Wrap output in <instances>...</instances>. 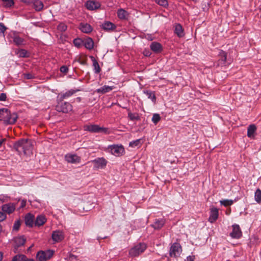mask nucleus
Wrapping results in <instances>:
<instances>
[{
  "label": "nucleus",
  "instance_id": "052dcab7",
  "mask_svg": "<svg viewBox=\"0 0 261 261\" xmlns=\"http://www.w3.org/2000/svg\"><path fill=\"white\" fill-rule=\"evenodd\" d=\"M150 55V53L149 51H147L146 53H144V55L146 57L149 56Z\"/></svg>",
  "mask_w": 261,
  "mask_h": 261
},
{
  "label": "nucleus",
  "instance_id": "c756f323",
  "mask_svg": "<svg viewBox=\"0 0 261 261\" xmlns=\"http://www.w3.org/2000/svg\"><path fill=\"white\" fill-rule=\"evenodd\" d=\"M128 13L126 11L123 9H120L118 10L117 16L120 19H126Z\"/></svg>",
  "mask_w": 261,
  "mask_h": 261
},
{
  "label": "nucleus",
  "instance_id": "423d86ee",
  "mask_svg": "<svg viewBox=\"0 0 261 261\" xmlns=\"http://www.w3.org/2000/svg\"><path fill=\"white\" fill-rule=\"evenodd\" d=\"M182 251L181 245L178 243H174L172 244L170 248L169 255L172 257H177Z\"/></svg>",
  "mask_w": 261,
  "mask_h": 261
},
{
  "label": "nucleus",
  "instance_id": "dca6fc26",
  "mask_svg": "<svg viewBox=\"0 0 261 261\" xmlns=\"http://www.w3.org/2000/svg\"><path fill=\"white\" fill-rule=\"evenodd\" d=\"M2 209L4 213H7L9 214L12 213L15 210V206L13 203H9L3 205Z\"/></svg>",
  "mask_w": 261,
  "mask_h": 261
},
{
  "label": "nucleus",
  "instance_id": "4d7b16f0",
  "mask_svg": "<svg viewBox=\"0 0 261 261\" xmlns=\"http://www.w3.org/2000/svg\"><path fill=\"white\" fill-rule=\"evenodd\" d=\"M22 261H34L33 259H29L25 255H24V258H23Z\"/></svg>",
  "mask_w": 261,
  "mask_h": 261
},
{
  "label": "nucleus",
  "instance_id": "6e6d98bb",
  "mask_svg": "<svg viewBox=\"0 0 261 261\" xmlns=\"http://www.w3.org/2000/svg\"><path fill=\"white\" fill-rule=\"evenodd\" d=\"M79 62L82 65H85L86 64V61L85 60H79Z\"/></svg>",
  "mask_w": 261,
  "mask_h": 261
},
{
  "label": "nucleus",
  "instance_id": "b1692460",
  "mask_svg": "<svg viewBox=\"0 0 261 261\" xmlns=\"http://www.w3.org/2000/svg\"><path fill=\"white\" fill-rule=\"evenodd\" d=\"M113 89L114 86L105 85L103 87L96 89L95 91L97 93L105 94L112 91Z\"/></svg>",
  "mask_w": 261,
  "mask_h": 261
},
{
  "label": "nucleus",
  "instance_id": "0e129e2a",
  "mask_svg": "<svg viewBox=\"0 0 261 261\" xmlns=\"http://www.w3.org/2000/svg\"><path fill=\"white\" fill-rule=\"evenodd\" d=\"M2 231V226L0 225V233Z\"/></svg>",
  "mask_w": 261,
  "mask_h": 261
},
{
  "label": "nucleus",
  "instance_id": "603ef678",
  "mask_svg": "<svg viewBox=\"0 0 261 261\" xmlns=\"http://www.w3.org/2000/svg\"><path fill=\"white\" fill-rule=\"evenodd\" d=\"M21 2L28 5H31L33 4L34 0H20Z\"/></svg>",
  "mask_w": 261,
  "mask_h": 261
},
{
  "label": "nucleus",
  "instance_id": "09e8293b",
  "mask_svg": "<svg viewBox=\"0 0 261 261\" xmlns=\"http://www.w3.org/2000/svg\"><path fill=\"white\" fill-rule=\"evenodd\" d=\"M60 71L64 73H67L68 71V68L66 66H62L60 67Z\"/></svg>",
  "mask_w": 261,
  "mask_h": 261
},
{
  "label": "nucleus",
  "instance_id": "9d476101",
  "mask_svg": "<svg viewBox=\"0 0 261 261\" xmlns=\"http://www.w3.org/2000/svg\"><path fill=\"white\" fill-rule=\"evenodd\" d=\"M80 91L79 90L70 89L65 92H61L59 94L57 98L58 99L64 100L65 99H68L69 97L72 96L76 92Z\"/></svg>",
  "mask_w": 261,
  "mask_h": 261
},
{
  "label": "nucleus",
  "instance_id": "ea45409f",
  "mask_svg": "<svg viewBox=\"0 0 261 261\" xmlns=\"http://www.w3.org/2000/svg\"><path fill=\"white\" fill-rule=\"evenodd\" d=\"M155 2L159 5L166 8L168 6L167 0H155Z\"/></svg>",
  "mask_w": 261,
  "mask_h": 261
},
{
  "label": "nucleus",
  "instance_id": "f8f14e48",
  "mask_svg": "<svg viewBox=\"0 0 261 261\" xmlns=\"http://www.w3.org/2000/svg\"><path fill=\"white\" fill-rule=\"evenodd\" d=\"M86 7L89 10H94L100 8V4L96 1H88L86 3Z\"/></svg>",
  "mask_w": 261,
  "mask_h": 261
},
{
  "label": "nucleus",
  "instance_id": "c85d7f7f",
  "mask_svg": "<svg viewBox=\"0 0 261 261\" xmlns=\"http://www.w3.org/2000/svg\"><path fill=\"white\" fill-rule=\"evenodd\" d=\"M90 58L93 63V66L94 67L95 73H99L101 70V69L99 67V64H98L97 61L92 56H90Z\"/></svg>",
  "mask_w": 261,
  "mask_h": 261
},
{
  "label": "nucleus",
  "instance_id": "37998d69",
  "mask_svg": "<svg viewBox=\"0 0 261 261\" xmlns=\"http://www.w3.org/2000/svg\"><path fill=\"white\" fill-rule=\"evenodd\" d=\"M24 258V255L17 254L13 257L12 261H22Z\"/></svg>",
  "mask_w": 261,
  "mask_h": 261
},
{
  "label": "nucleus",
  "instance_id": "e2e57ef3",
  "mask_svg": "<svg viewBox=\"0 0 261 261\" xmlns=\"http://www.w3.org/2000/svg\"><path fill=\"white\" fill-rule=\"evenodd\" d=\"M3 259V253L0 252V261H2Z\"/></svg>",
  "mask_w": 261,
  "mask_h": 261
},
{
  "label": "nucleus",
  "instance_id": "9b49d317",
  "mask_svg": "<svg viewBox=\"0 0 261 261\" xmlns=\"http://www.w3.org/2000/svg\"><path fill=\"white\" fill-rule=\"evenodd\" d=\"M26 241L25 239L23 236L16 237L13 238V242L14 243V248L17 250V248L20 246H23Z\"/></svg>",
  "mask_w": 261,
  "mask_h": 261
},
{
  "label": "nucleus",
  "instance_id": "680f3d73",
  "mask_svg": "<svg viewBox=\"0 0 261 261\" xmlns=\"http://www.w3.org/2000/svg\"><path fill=\"white\" fill-rule=\"evenodd\" d=\"M76 100L78 101V102H80L82 100L81 99V97H78L76 98Z\"/></svg>",
  "mask_w": 261,
  "mask_h": 261
},
{
  "label": "nucleus",
  "instance_id": "2f4dec72",
  "mask_svg": "<svg viewBox=\"0 0 261 261\" xmlns=\"http://www.w3.org/2000/svg\"><path fill=\"white\" fill-rule=\"evenodd\" d=\"M36 257L38 261H46L48 260L45 256V251L38 252Z\"/></svg>",
  "mask_w": 261,
  "mask_h": 261
},
{
  "label": "nucleus",
  "instance_id": "13d9d810",
  "mask_svg": "<svg viewBox=\"0 0 261 261\" xmlns=\"http://www.w3.org/2000/svg\"><path fill=\"white\" fill-rule=\"evenodd\" d=\"M6 141V139H2L0 140V147L2 146L3 143Z\"/></svg>",
  "mask_w": 261,
  "mask_h": 261
},
{
  "label": "nucleus",
  "instance_id": "a19ab883",
  "mask_svg": "<svg viewBox=\"0 0 261 261\" xmlns=\"http://www.w3.org/2000/svg\"><path fill=\"white\" fill-rule=\"evenodd\" d=\"M57 29L61 32H65L67 29V25L63 22L60 23L57 27Z\"/></svg>",
  "mask_w": 261,
  "mask_h": 261
},
{
  "label": "nucleus",
  "instance_id": "72a5a7b5",
  "mask_svg": "<svg viewBox=\"0 0 261 261\" xmlns=\"http://www.w3.org/2000/svg\"><path fill=\"white\" fill-rule=\"evenodd\" d=\"M73 43L75 46L77 47V48H80L82 45H83L84 40L79 38H77L73 40Z\"/></svg>",
  "mask_w": 261,
  "mask_h": 261
},
{
  "label": "nucleus",
  "instance_id": "7c9ffc66",
  "mask_svg": "<svg viewBox=\"0 0 261 261\" xmlns=\"http://www.w3.org/2000/svg\"><path fill=\"white\" fill-rule=\"evenodd\" d=\"M13 42L17 46L24 44V40L18 35H14L13 37Z\"/></svg>",
  "mask_w": 261,
  "mask_h": 261
},
{
  "label": "nucleus",
  "instance_id": "f704fd0d",
  "mask_svg": "<svg viewBox=\"0 0 261 261\" xmlns=\"http://www.w3.org/2000/svg\"><path fill=\"white\" fill-rule=\"evenodd\" d=\"M141 140L142 139H137L136 140L130 142L129 143V146L132 147L140 146L142 145V143L141 142Z\"/></svg>",
  "mask_w": 261,
  "mask_h": 261
},
{
  "label": "nucleus",
  "instance_id": "5701e85b",
  "mask_svg": "<svg viewBox=\"0 0 261 261\" xmlns=\"http://www.w3.org/2000/svg\"><path fill=\"white\" fill-rule=\"evenodd\" d=\"M46 221L45 217L43 215L38 216L34 222L35 226H40L43 225Z\"/></svg>",
  "mask_w": 261,
  "mask_h": 261
},
{
  "label": "nucleus",
  "instance_id": "393cba45",
  "mask_svg": "<svg viewBox=\"0 0 261 261\" xmlns=\"http://www.w3.org/2000/svg\"><path fill=\"white\" fill-rule=\"evenodd\" d=\"M256 130V127L255 124L249 125L247 128V136L250 138H254Z\"/></svg>",
  "mask_w": 261,
  "mask_h": 261
},
{
  "label": "nucleus",
  "instance_id": "e433bc0d",
  "mask_svg": "<svg viewBox=\"0 0 261 261\" xmlns=\"http://www.w3.org/2000/svg\"><path fill=\"white\" fill-rule=\"evenodd\" d=\"M144 93L148 96V98H150L153 101H155L156 100V97L155 94L152 93L151 91L146 90L144 91Z\"/></svg>",
  "mask_w": 261,
  "mask_h": 261
},
{
  "label": "nucleus",
  "instance_id": "49530a36",
  "mask_svg": "<svg viewBox=\"0 0 261 261\" xmlns=\"http://www.w3.org/2000/svg\"><path fill=\"white\" fill-rule=\"evenodd\" d=\"M7 30V28L3 23H0V35L4 34Z\"/></svg>",
  "mask_w": 261,
  "mask_h": 261
},
{
  "label": "nucleus",
  "instance_id": "cd10ccee",
  "mask_svg": "<svg viewBox=\"0 0 261 261\" xmlns=\"http://www.w3.org/2000/svg\"><path fill=\"white\" fill-rule=\"evenodd\" d=\"M165 220L164 219H156L152 226L155 229L161 228L164 225Z\"/></svg>",
  "mask_w": 261,
  "mask_h": 261
},
{
  "label": "nucleus",
  "instance_id": "4468645a",
  "mask_svg": "<svg viewBox=\"0 0 261 261\" xmlns=\"http://www.w3.org/2000/svg\"><path fill=\"white\" fill-rule=\"evenodd\" d=\"M65 160L70 163H79L81 161V158L76 154H67L65 156Z\"/></svg>",
  "mask_w": 261,
  "mask_h": 261
},
{
  "label": "nucleus",
  "instance_id": "f257e3e1",
  "mask_svg": "<svg viewBox=\"0 0 261 261\" xmlns=\"http://www.w3.org/2000/svg\"><path fill=\"white\" fill-rule=\"evenodd\" d=\"M33 146L32 141L31 140L21 139L14 143L13 148L19 155L21 153V150L25 155H29L32 153Z\"/></svg>",
  "mask_w": 261,
  "mask_h": 261
},
{
  "label": "nucleus",
  "instance_id": "f3484780",
  "mask_svg": "<svg viewBox=\"0 0 261 261\" xmlns=\"http://www.w3.org/2000/svg\"><path fill=\"white\" fill-rule=\"evenodd\" d=\"M101 28L106 31H110L114 30L116 27L110 21H106L101 25Z\"/></svg>",
  "mask_w": 261,
  "mask_h": 261
},
{
  "label": "nucleus",
  "instance_id": "a211bd4d",
  "mask_svg": "<svg viewBox=\"0 0 261 261\" xmlns=\"http://www.w3.org/2000/svg\"><path fill=\"white\" fill-rule=\"evenodd\" d=\"M219 60H218V64L219 65H224L226 62L227 59V53L221 50L219 53Z\"/></svg>",
  "mask_w": 261,
  "mask_h": 261
},
{
  "label": "nucleus",
  "instance_id": "39448f33",
  "mask_svg": "<svg viewBox=\"0 0 261 261\" xmlns=\"http://www.w3.org/2000/svg\"><path fill=\"white\" fill-rule=\"evenodd\" d=\"M85 130L90 132L91 133H103L105 134H108V128L100 127L98 125L91 124L87 125L84 126Z\"/></svg>",
  "mask_w": 261,
  "mask_h": 261
},
{
  "label": "nucleus",
  "instance_id": "a878e982",
  "mask_svg": "<svg viewBox=\"0 0 261 261\" xmlns=\"http://www.w3.org/2000/svg\"><path fill=\"white\" fill-rule=\"evenodd\" d=\"M174 33L179 37H182L184 36V29L180 24L177 23L175 25Z\"/></svg>",
  "mask_w": 261,
  "mask_h": 261
},
{
  "label": "nucleus",
  "instance_id": "3c124183",
  "mask_svg": "<svg viewBox=\"0 0 261 261\" xmlns=\"http://www.w3.org/2000/svg\"><path fill=\"white\" fill-rule=\"evenodd\" d=\"M7 98V95L6 93H1L0 94V101H6Z\"/></svg>",
  "mask_w": 261,
  "mask_h": 261
},
{
  "label": "nucleus",
  "instance_id": "473e14b6",
  "mask_svg": "<svg viewBox=\"0 0 261 261\" xmlns=\"http://www.w3.org/2000/svg\"><path fill=\"white\" fill-rule=\"evenodd\" d=\"M128 117L132 121L140 120V117L138 113H132L131 112L128 113Z\"/></svg>",
  "mask_w": 261,
  "mask_h": 261
},
{
  "label": "nucleus",
  "instance_id": "bf43d9fd",
  "mask_svg": "<svg viewBox=\"0 0 261 261\" xmlns=\"http://www.w3.org/2000/svg\"><path fill=\"white\" fill-rule=\"evenodd\" d=\"M76 258H77V257L74 255H71L70 256V258H71V259H76Z\"/></svg>",
  "mask_w": 261,
  "mask_h": 261
},
{
  "label": "nucleus",
  "instance_id": "de8ad7c7",
  "mask_svg": "<svg viewBox=\"0 0 261 261\" xmlns=\"http://www.w3.org/2000/svg\"><path fill=\"white\" fill-rule=\"evenodd\" d=\"M24 78L27 80H31L34 78V75L30 73L24 74Z\"/></svg>",
  "mask_w": 261,
  "mask_h": 261
},
{
  "label": "nucleus",
  "instance_id": "4be33fe9",
  "mask_svg": "<svg viewBox=\"0 0 261 261\" xmlns=\"http://www.w3.org/2000/svg\"><path fill=\"white\" fill-rule=\"evenodd\" d=\"M150 49L155 53H159L162 50V45L158 42H153L150 45Z\"/></svg>",
  "mask_w": 261,
  "mask_h": 261
},
{
  "label": "nucleus",
  "instance_id": "f03ea898",
  "mask_svg": "<svg viewBox=\"0 0 261 261\" xmlns=\"http://www.w3.org/2000/svg\"><path fill=\"white\" fill-rule=\"evenodd\" d=\"M18 118L15 112L11 113L6 108L0 109V120L3 121L5 125H13L15 123Z\"/></svg>",
  "mask_w": 261,
  "mask_h": 261
},
{
  "label": "nucleus",
  "instance_id": "6e6552de",
  "mask_svg": "<svg viewBox=\"0 0 261 261\" xmlns=\"http://www.w3.org/2000/svg\"><path fill=\"white\" fill-rule=\"evenodd\" d=\"M95 169H103L107 166V161L104 158H97L91 161Z\"/></svg>",
  "mask_w": 261,
  "mask_h": 261
},
{
  "label": "nucleus",
  "instance_id": "5fc2aeb1",
  "mask_svg": "<svg viewBox=\"0 0 261 261\" xmlns=\"http://www.w3.org/2000/svg\"><path fill=\"white\" fill-rule=\"evenodd\" d=\"M195 259V256H191L189 255L187 257V261H194Z\"/></svg>",
  "mask_w": 261,
  "mask_h": 261
},
{
  "label": "nucleus",
  "instance_id": "8fccbe9b",
  "mask_svg": "<svg viewBox=\"0 0 261 261\" xmlns=\"http://www.w3.org/2000/svg\"><path fill=\"white\" fill-rule=\"evenodd\" d=\"M6 215L4 212H0V222L3 221L6 219Z\"/></svg>",
  "mask_w": 261,
  "mask_h": 261
},
{
  "label": "nucleus",
  "instance_id": "1a4fd4ad",
  "mask_svg": "<svg viewBox=\"0 0 261 261\" xmlns=\"http://www.w3.org/2000/svg\"><path fill=\"white\" fill-rule=\"evenodd\" d=\"M242 236V232L239 225H232V231L230 233V236L233 239H239Z\"/></svg>",
  "mask_w": 261,
  "mask_h": 261
},
{
  "label": "nucleus",
  "instance_id": "7ed1b4c3",
  "mask_svg": "<svg viewBox=\"0 0 261 261\" xmlns=\"http://www.w3.org/2000/svg\"><path fill=\"white\" fill-rule=\"evenodd\" d=\"M58 103L56 107V110L64 113H67L72 110V105L68 102L64 101L63 100L58 99L57 98Z\"/></svg>",
  "mask_w": 261,
  "mask_h": 261
},
{
  "label": "nucleus",
  "instance_id": "412c9836",
  "mask_svg": "<svg viewBox=\"0 0 261 261\" xmlns=\"http://www.w3.org/2000/svg\"><path fill=\"white\" fill-rule=\"evenodd\" d=\"M83 45L87 49L91 50L93 48L94 41L91 38L87 37L84 39Z\"/></svg>",
  "mask_w": 261,
  "mask_h": 261
},
{
  "label": "nucleus",
  "instance_id": "ddd939ff",
  "mask_svg": "<svg viewBox=\"0 0 261 261\" xmlns=\"http://www.w3.org/2000/svg\"><path fill=\"white\" fill-rule=\"evenodd\" d=\"M218 209L216 207L212 208L210 211L208 221L211 223L215 222L218 219Z\"/></svg>",
  "mask_w": 261,
  "mask_h": 261
},
{
  "label": "nucleus",
  "instance_id": "0eeeda50",
  "mask_svg": "<svg viewBox=\"0 0 261 261\" xmlns=\"http://www.w3.org/2000/svg\"><path fill=\"white\" fill-rule=\"evenodd\" d=\"M112 154L116 156L122 155L124 152V148L122 145H113L109 146Z\"/></svg>",
  "mask_w": 261,
  "mask_h": 261
},
{
  "label": "nucleus",
  "instance_id": "864d4df0",
  "mask_svg": "<svg viewBox=\"0 0 261 261\" xmlns=\"http://www.w3.org/2000/svg\"><path fill=\"white\" fill-rule=\"evenodd\" d=\"M26 205V200H22L20 202V208H23Z\"/></svg>",
  "mask_w": 261,
  "mask_h": 261
},
{
  "label": "nucleus",
  "instance_id": "4c0bfd02",
  "mask_svg": "<svg viewBox=\"0 0 261 261\" xmlns=\"http://www.w3.org/2000/svg\"><path fill=\"white\" fill-rule=\"evenodd\" d=\"M17 55L19 57L25 58L29 57L28 51L24 49H20L18 51Z\"/></svg>",
  "mask_w": 261,
  "mask_h": 261
},
{
  "label": "nucleus",
  "instance_id": "2eb2a0df",
  "mask_svg": "<svg viewBox=\"0 0 261 261\" xmlns=\"http://www.w3.org/2000/svg\"><path fill=\"white\" fill-rule=\"evenodd\" d=\"M51 237L53 241L56 242H61L64 238L63 232L60 230L53 231Z\"/></svg>",
  "mask_w": 261,
  "mask_h": 261
},
{
  "label": "nucleus",
  "instance_id": "6ab92c4d",
  "mask_svg": "<svg viewBox=\"0 0 261 261\" xmlns=\"http://www.w3.org/2000/svg\"><path fill=\"white\" fill-rule=\"evenodd\" d=\"M80 30L83 33L88 34L92 32V27L89 24L81 23L80 25Z\"/></svg>",
  "mask_w": 261,
  "mask_h": 261
},
{
  "label": "nucleus",
  "instance_id": "c03bdc74",
  "mask_svg": "<svg viewBox=\"0 0 261 261\" xmlns=\"http://www.w3.org/2000/svg\"><path fill=\"white\" fill-rule=\"evenodd\" d=\"M21 224L20 220H16L14 224L13 227V230L15 231H18L20 228Z\"/></svg>",
  "mask_w": 261,
  "mask_h": 261
},
{
  "label": "nucleus",
  "instance_id": "79ce46f5",
  "mask_svg": "<svg viewBox=\"0 0 261 261\" xmlns=\"http://www.w3.org/2000/svg\"><path fill=\"white\" fill-rule=\"evenodd\" d=\"M160 120L161 117L159 114H154L153 115L152 121L155 124H156L160 121Z\"/></svg>",
  "mask_w": 261,
  "mask_h": 261
},
{
  "label": "nucleus",
  "instance_id": "c9c22d12",
  "mask_svg": "<svg viewBox=\"0 0 261 261\" xmlns=\"http://www.w3.org/2000/svg\"><path fill=\"white\" fill-rule=\"evenodd\" d=\"M255 201L259 203L261 202V190L259 189H257L255 192L254 195Z\"/></svg>",
  "mask_w": 261,
  "mask_h": 261
},
{
  "label": "nucleus",
  "instance_id": "20e7f679",
  "mask_svg": "<svg viewBox=\"0 0 261 261\" xmlns=\"http://www.w3.org/2000/svg\"><path fill=\"white\" fill-rule=\"evenodd\" d=\"M147 248V245L144 243H139L129 251V255L132 257H136L144 252Z\"/></svg>",
  "mask_w": 261,
  "mask_h": 261
},
{
  "label": "nucleus",
  "instance_id": "58836bf2",
  "mask_svg": "<svg viewBox=\"0 0 261 261\" xmlns=\"http://www.w3.org/2000/svg\"><path fill=\"white\" fill-rule=\"evenodd\" d=\"M220 202L222 205H223L225 206H228L232 205L233 201L232 200L225 199L220 200Z\"/></svg>",
  "mask_w": 261,
  "mask_h": 261
},
{
  "label": "nucleus",
  "instance_id": "bb28decb",
  "mask_svg": "<svg viewBox=\"0 0 261 261\" xmlns=\"http://www.w3.org/2000/svg\"><path fill=\"white\" fill-rule=\"evenodd\" d=\"M32 5L36 11H41L44 7L43 3L40 0H34Z\"/></svg>",
  "mask_w": 261,
  "mask_h": 261
},
{
  "label": "nucleus",
  "instance_id": "a18cd8bd",
  "mask_svg": "<svg viewBox=\"0 0 261 261\" xmlns=\"http://www.w3.org/2000/svg\"><path fill=\"white\" fill-rule=\"evenodd\" d=\"M54 251L50 250H48L45 251V254L47 259H49L53 255Z\"/></svg>",
  "mask_w": 261,
  "mask_h": 261
},
{
  "label": "nucleus",
  "instance_id": "aec40b11",
  "mask_svg": "<svg viewBox=\"0 0 261 261\" xmlns=\"http://www.w3.org/2000/svg\"><path fill=\"white\" fill-rule=\"evenodd\" d=\"M25 224L27 226L32 227L34 224V216L30 213L28 214L25 217Z\"/></svg>",
  "mask_w": 261,
  "mask_h": 261
}]
</instances>
